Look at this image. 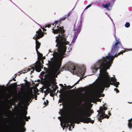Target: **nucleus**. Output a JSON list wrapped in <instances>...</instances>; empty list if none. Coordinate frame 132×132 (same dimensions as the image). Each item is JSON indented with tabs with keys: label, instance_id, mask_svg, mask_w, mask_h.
<instances>
[{
	"label": "nucleus",
	"instance_id": "obj_1",
	"mask_svg": "<svg viewBox=\"0 0 132 132\" xmlns=\"http://www.w3.org/2000/svg\"><path fill=\"white\" fill-rule=\"evenodd\" d=\"M114 37L116 42L112 46L110 53H109V56L103 57L102 59L98 61L94 68L96 71L100 69L101 81L99 84V89L102 92L104 90L105 87H110V85L115 86L117 88L119 84V82H117L116 78L110 77L108 73L106 71L111 66L114 57H117L121 54H123L125 52L124 51H121L117 54L119 48H122L123 46L119 40L117 39L115 33Z\"/></svg>",
	"mask_w": 132,
	"mask_h": 132
},
{
	"label": "nucleus",
	"instance_id": "obj_2",
	"mask_svg": "<svg viewBox=\"0 0 132 132\" xmlns=\"http://www.w3.org/2000/svg\"><path fill=\"white\" fill-rule=\"evenodd\" d=\"M68 16V15H65L61 18L58 21H55L54 22V23L55 24V27L56 24H58V26H57L58 29L55 30L54 27L52 29L53 32L54 34L59 33L58 35V36L56 37V42L57 43L56 46L57 47V51L59 54L62 56H63L65 54L67 49L66 45L68 44L69 43L66 41V37L64 33L65 31L63 29L64 27L59 26L61 23V21L65 20Z\"/></svg>",
	"mask_w": 132,
	"mask_h": 132
},
{
	"label": "nucleus",
	"instance_id": "obj_3",
	"mask_svg": "<svg viewBox=\"0 0 132 132\" xmlns=\"http://www.w3.org/2000/svg\"><path fill=\"white\" fill-rule=\"evenodd\" d=\"M78 106V108H75L74 111L75 114L77 115V118L75 119V123L79 124L83 117H90L92 113H90L87 107L83 104L79 105Z\"/></svg>",
	"mask_w": 132,
	"mask_h": 132
},
{
	"label": "nucleus",
	"instance_id": "obj_4",
	"mask_svg": "<svg viewBox=\"0 0 132 132\" xmlns=\"http://www.w3.org/2000/svg\"><path fill=\"white\" fill-rule=\"evenodd\" d=\"M65 70L69 71L72 72H75L79 76H84L85 73V70L84 69L78 67H76L71 63H69L65 65L64 67Z\"/></svg>",
	"mask_w": 132,
	"mask_h": 132
},
{
	"label": "nucleus",
	"instance_id": "obj_5",
	"mask_svg": "<svg viewBox=\"0 0 132 132\" xmlns=\"http://www.w3.org/2000/svg\"><path fill=\"white\" fill-rule=\"evenodd\" d=\"M45 77L47 80L46 86L47 88V90H48L49 91L51 90V89L50 87L51 86L52 84V88L54 89V84H55V78L53 77L51 74L48 73L45 75Z\"/></svg>",
	"mask_w": 132,
	"mask_h": 132
},
{
	"label": "nucleus",
	"instance_id": "obj_6",
	"mask_svg": "<svg viewBox=\"0 0 132 132\" xmlns=\"http://www.w3.org/2000/svg\"><path fill=\"white\" fill-rule=\"evenodd\" d=\"M82 21L81 20L79 21L77 24L76 22L74 26V35L73 36V38L72 42L74 43L75 41L76 40L78 36V35L80 33L82 26Z\"/></svg>",
	"mask_w": 132,
	"mask_h": 132
},
{
	"label": "nucleus",
	"instance_id": "obj_7",
	"mask_svg": "<svg viewBox=\"0 0 132 132\" xmlns=\"http://www.w3.org/2000/svg\"><path fill=\"white\" fill-rule=\"evenodd\" d=\"M36 34L33 37V39L36 40V51H38V49L39 48L41 45L40 43L37 40L38 39L42 38L44 36V33L42 30L39 29V30L36 31Z\"/></svg>",
	"mask_w": 132,
	"mask_h": 132
},
{
	"label": "nucleus",
	"instance_id": "obj_8",
	"mask_svg": "<svg viewBox=\"0 0 132 132\" xmlns=\"http://www.w3.org/2000/svg\"><path fill=\"white\" fill-rule=\"evenodd\" d=\"M106 105L105 104H104L103 107L101 106L99 110L97 111V112H98V117H100L101 119H102L104 118L108 119L109 118V116L105 114V113L104 111L106 110L107 109V107L105 106Z\"/></svg>",
	"mask_w": 132,
	"mask_h": 132
},
{
	"label": "nucleus",
	"instance_id": "obj_9",
	"mask_svg": "<svg viewBox=\"0 0 132 132\" xmlns=\"http://www.w3.org/2000/svg\"><path fill=\"white\" fill-rule=\"evenodd\" d=\"M64 120V127L67 128L69 127V130H71V127L72 126V128H74V125H72V122L71 118H63Z\"/></svg>",
	"mask_w": 132,
	"mask_h": 132
},
{
	"label": "nucleus",
	"instance_id": "obj_10",
	"mask_svg": "<svg viewBox=\"0 0 132 132\" xmlns=\"http://www.w3.org/2000/svg\"><path fill=\"white\" fill-rule=\"evenodd\" d=\"M48 63L50 65L52 66H53L56 72L58 71L60 68L61 64V61L58 60L55 63L53 64L54 62L52 61H48Z\"/></svg>",
	"mask_w": 132,
	"mask_h": 132
},
{
	"label": "nucleus",
	"instance_id": "obj_11",
	"mask_svg": "<svg viewBox=\"0 0 132 132\" xmlns=\"http://www.w3.org/2000/svg\"><path fill=\"white\" fill-rule=\"evenodd\" d=\"M31 69H29V70L30 71L31 69L32 70V71H31V72H33L34 71L35 69L38 72H40L41 70V65L40 64L38 63L36 64L35 65H34V67H31Z\"/></svg>",
	"mask_w": 132,
	"mask_h": 132
},
{
	"label": "nucleus",
	"instance_id": "obj_12",
	"mask_svg": "<svg viewBox=\"0 0 132 132\" xmlns=\"http://www.w3.org/2000/svg\"><path fill=\"white\" fill-rule=\"evenodd\" d=\"M83 119L80 120V122H83L84 123H88L89 122L92 124L94 123V120H92L90 118L83 117Z\"/></svg>",
	"mask_w": 132,
	"mask_h": 132
},
{
	"label": "nucleus",
	"instance_id": "obj_13",
	"mask_svg": "<svg viewBox=\"0 0 132 132\" xmlns=\"http://www.w3.org/2000/svg\"><path fill=\"white\" fill-rule=\"evenodd\" d=\"M19 121L21 123V124H22L23 126L26 124L25 120L26 121H28V119L27 118V117H26L23 118H18Z\"/></svg>",
	"mask_w": 132,
	"mask_h": 132
},
{
	"label": "nucleus",
	"instance_id": "obj_14",
	"mask_svg": "<svg viewBox=\"0 0 132 132\" xmlns=\"http://www.w3.org/2000/svg\"><path fill=\"white\" fill-rule=\"evenodd\" d=\"M32 91H31V93L29 92L26 95L25 99L27 101L30 102V101L31 99V97H32Z\"/></svg>",
	"mask_w": 132,
	"mask_h": 132
},
{
	"label": "nucleus",
	"instance_id": "obj_15",
	"mask_svg": "<svg viewBox=\"0 0 132 132\" xmlns=\"http://www.w3.org/2000/svg\"><path fill=\"white\" fill-rule=\"evenodd\" d=\"M27 114V111H21V113H20L18 117V118L24 117H26Z\"/></svg>",
	"mask_w": 132,
	"mask_h": 132
},
{
	"label": "nucleus",
	"instance_id": "obj_16",
	"mask_svg": "<svg viewBox=\"0 0 132 132\" xmlns=\"http://www.w3.org/2000/svg\"><path fill=\"white\" fill-rule=\"evenodd\" d=\"M67 95L65 93H64L62 95L61 100H59V102L60 103H61L67 100Z\"/></svg>",
	"mask_w": 132,
	"mask_h": 132
},
{
	"label": "nucleus",
	"instance_id": "obj_17",
	"mask_svg": "<svg viewBox=\"0 0 132 132\" xmlns=\"http://www.w3.org/2000/svg\"><path fill=\"white\" fill-rule=\"evenodd\" d=\"M26 131V129L23 127H18L16 130V132H24Z\"/></svg>",
	"mask_w": 132,
	"mask_h": 132
},
{
	"label": "nucleus",
	"instance_id": "obj_18",
	"mask_svg": "<svg viewBox=\"0 0 132 132\" xmlns=\"http://www.w3.org/2000/svg\"><path fill=\"white\" fill-rule=\"evenodd\" d=\"M37 53V54L38 56V59L39 60H40V63H41L40 61L42 60V56H43V54L40 53V52H39L38 51H38H36Z\"/></svg>",
	"mask_w": 132,
	"mask_h": 132
},
{
	"label": "nucleus",
	"instance_id": "obj_19",
	"mask_svg": "<svg viewBox=\"0 0 132 132\" xmlns=\"http://www.w3.org/2000/svg\"><path fill=\"white\" fill-rule=\"evenodd\" d=\"M111 5V3L110 2L108 4H103V6L104 8H106L107 10H109L110 9L109 8V7H110Z\"/></svg>",
	"mask_w": 132,
	"mask_h": 132
},
{
	"label": "nucleus",
	"instance_id": "obj_20",
	"mask_svg": "<svg viewBox=\"0 0 132 132\" xmlns=\"http://www.w3.org/2000/svg\"><path fill=\"white\" fill-rule=\"evenodd\" d=\"M129 122L128 123V127L131 129L132 128V123L131 121H132V118H131L130 119H129L128 120Z\"/></svg>",
	"mask_w": 132,
	"mask_h": 132
},
{
	"label": "nucleus",
	"instance_id": "obj_21",
	"mask_svg": "<svg viewBox=\"0 0 132 132\" xmlns=\"http://www.w3.org/2000/svg\"><path fill=\"white\" fill-rule=\"evenodd\" d=\"M14 84H16V83H14L11 84L9 86V87L11 89H12L13 88L14 86Z\"/></svg>",
	"mask_w": 132,
	"mask_h": 132
},
{
	"label": "nucleus",
	"instance_id": "obj_22",
	"mask_svg": "<svg viewBox=\"0 0 132 132\" xmlns=\"http://www.w3.org/2000/svg\"><path fill=\"white\" fill-rule=\"evenodd\" d=\"M25 73V70H23V71H21L18 72L16 74H17V76L18 75L19 76H20V74H22V73Z\"/></svg>",
	"mask_w": 132,
	"mask_h": 132
},
{
	"label": "nucleus",
	"instance_id": "obj_23",
	"mask_svg": "<svg viewBox=\"0 0 132 132\" xmlns=\"http://www.w3.org/2000/svg\"><path fill=\"white\" fill-rule=\"evenodd\" d=\"M74 87V85H73L72 86H71L70 85L69 86H66V89H69L71 88H72Z\"/></svg>",
	"mask_w": 132,
	"mask_h": 132
},
{
	"label": "nucleus",
	"instance_id": "obj_24",
	"mask_svg": "<svg viewBox=\"0 0 132 132\" xmlns=\"http://www.w3.org/2000/svg\"><path fill=\"white\" fill-rule=\"evenodd\" d=\"M125 27L128 28L130 26V24L129 23L127 22L126 23L125 25Z\"/></svg>",
	"mask_w": 132,
	"mask_h": 132
},
{
	"label": "nucleus",
	"instance_id": "obj_25",
	"mask_svg": "<svg viewBox=\"0 0 132 132\" xmlns=\"http://www.w3.org/2000/svg\"><path fill=\"white\" fill-rule=\"evenodd\" d=\"M13 94V93L12 92H11L10 94L9 95L7 94V96L9 98H10Z\"/></svg>",
	"mask_w": 132,
	"mask_h": 132
},
{
	"label": "nucleus",
	"instance_id": "obj_26",
	"mask_svg": "<svg viewBox=\"0 0 132 132\" xmlns=\"http://www.w3.org/2000/svg\"><path fill=\"white\" fill-rule=\"evenodd\" d=\"M51 24H48L47 25H46L45 26L44 28H46V27H48L49 28L50 27H51Z\"/></svg>",
	"mask_w": 132,
	"mask_h": 132
},
{
	"label": "nucleus",
	"instance_id": "obj_27",
	"mask_svg": "<svg viewBox=\"0 0 132 132\" xmlns=\"http://www.w3.org/2000/svg\"><path fill=\"white\" fill-rule=\"evenodd\" d=\"M92 6V5L91 4H90L88 5L86 7L85 9H87L89 8V7H91Z\"/></svg>",
	"mask_w": 132,
	"mask_h": 132
},
{
	"label": "nucleus",
	"instance_id": "obj_28",
	"mask_svg": "<svg viewBox=\"0 0 132 132\" xmlns=\"http://www.w3.org/2000/svg\"><path fill=\"white\" fill-rule=\"evenodd\" d=\"M114 90L117 93H118L119 92V90H118V89L117 88H116L114 89Z\"/></svg>",
	"mask_w": 132,
	"mask_h": 132
},
{
	"label": "nucleus",
	"instance_id": "obj_29",
	"mask_svg": "<svg viewBox=\"0 0 132 132\" xmlns=\"http://www.w3.org/2000/svg\"><path fill=\"white\" fill-rule=\"evenodd\" d=\"M55 89H54L55 91H56V90L58 88V87L57 85H55Z\"/></svg>",
	"mask_w": 132,
	"mask_h": 132
},
{
	"label": "nucleus",
	"instance_id": "obj_30",
	"mask_svg": "<svg viewBox=\"0 0 132 132\" xmlns=\"http://www.w3.org/2000/svg\"><path fill=\"white\" fill-rule=\"evenodd\" d=\"M80 80V79H79L76 83H75L73 85H74V86L76 85V84H78L79 83V81Z\"/></svg>",
	"mask_w": 132,
	"mask_h": 132
},
{
	"label": "nucleus",
	"instance_id": "obj_31",
	"mask_svg": "<svg viewBox=\"0 0 132 132\" xmlns=\"http://www.w3.org/2000/svg\"><path fill=\"white\" fill-rule=\"evenodd\" d=\"M97 101L98 102H101V99H100L99 98H97Z\"/></svg>",
	"mask_w": 132,
	"mask_h": 132
},
{
	"label": "nucleus",
	"instance_id": "obj_32",
	"mask_svg": "<svg viewBox=\"0 0 132 132\" xmlns=\"http://www.w3.org/2000/svg\"><path fill=\"white\" fill-rule=\"evenodd\" d=\"M50 96L51 97L54 96V94L53 93L51 92L50 93Z\"/></svg>",
	"mask_w": 132,
	"mask_h": 132
},
{
	"label": "nucleus",
	"instance_id": "obj_33",
	"mask_svg": "<svg viewBox=\"0 0 132 132\" xmlns=\"http://www.w3.org/2000/svg\"><path fill=\"white\" fill-rule=\"evenodd\" d=\"M98 119L99 120V121H100V122H102V120H101V118H100V117H99V118L98 117Z\"/></svg>",
	"mask_w": 132,
	"mask_h": 132
},
{
	"label": "nucleus",
	"instance_id": "obj_34",
	"mask_svg": "<svg viewBox=\"0 0 132 132\" xmlns=\"http://www.w3.org/2000/svg\"><path fill=\"white\" fill-rule=\"evenodd\" d=\"M41 28H42V29H43V31H46V29H45V28H42L41 27Z\"/></svg>",
	"mask_w": 132,
	"mask_h": 132
},
{
	"label": "nucleus",
	"instance_id": "obj_35",
	"mask_svg": "<svg viewBox=\"0 0 132 132\" xmlns=\"http://www.w3.org/2000/svg\"><path fill=\"white\" fill-rule=\"evenodd\" d=\"M59 85L62 87H63V85L62 84H60Z\"/></svg>",
	"mask_w": 132,
	"mask_h": 132
},
{
	"label": "nucleus",
	"instance_id": "obj_36",
	"mask_svg": "<svg viewBox=\"0 0 132 132\" xmlns=\"http://www.w3.org/2000/svg\"><path fill=\"white\" fill-rule=\"evenodd\" d=\"M44 104L45 105L47 106V104L45 102H44Z\"/></svg>",
	"mask_w": 132,
	"mask_h": 132
},
{
	"label": "nucleus",
	"instance_id": "obj_37",
	"mask_svg": "<svg viewBox=\"0 0 132 132\" xmlns=\"http://www.w3.org/2000/svg\"><path fill=\"white\" fill-rule=\"evenodd\" d=\"M46 103L47 104V105L48 104V103H49V101L47 100H46Z\"/></svg>",
	"mask_w": 132,
	"mask_h": 132
},
{
	"label": "nucleus",
	"instance_id": "obj_38",
	"mask_svg": "<svg viewBox=\"0 0 132 132\" xmlns=\"http://www.w3.org/2000/svg\"><path fill=\"white\" fill-rule=\"evenodd\" d=\"M89 112L90 113H92V114L93 113V111H89Z\"/></svg>",
	"mask_w": 132,
	"mask_h": 132
},
{
	"label": "nucleus",
	"instance_id": "obj_39",
	"mask_svg": "<svg viewBox=\"0 0 132 132\" xmlns=\"http://www.w3.org/2000/svg\"><path fill=\"white\" fill-rule=\"evenodd\" d=\"M70 91L71 92H73L74 91V90L72 89L70 90Z\"/></svg>",
	"mask_w": 132,
	"mask_h": 132
},
{
	"label": "nucleus",
	"instance_id": "obj_40",
	"mask_svg": "<svg viewBox=\"0 0 132 132\" xmlns=\"http://www.w3.org/2000/svg\"><path fill=\"white\" fill-rule=\"evenodd\" d=\"M98 96L99 97H101V95L100 94H98Z\"/></svg>",
	"mask_w": 132,
	"mask_h": 132
},
{
	"label": "nucleus",
	"instance_id": "obj_41",
	"mask_svg": "<svg viewBox=\"0 0 132 132\" xmlns=\"http://www.w3.org/2000/svg\"><path fill=\"white\" fill-rule=\"evenodd\" d=\"M12 80H13L14 81H16V80H15V78H13L12 79Z\"/></svg>",
	"mask_w": 132,
	"mask_h": 132
},
{
	"label": "nucleus",
	"instance_id": "obj_42",
	"mask_svg": "<svg viewBox=\"0 0 132 132\" xmlns=\"http://www.w3.org/2000/svg\"><path fill=\"white\" fill-rule=\"evenodd\" d=\"M15 76H14V78H16V76H17V74H15Z\"/></svg>",
	"mask_w": 132,
	"mask_h": 132
},
{
	"label": "nucleus",
	"instance_id": "obj_43",
	"mask_svg": "<svg viewBox=\"0 0 132 132\" xmlns=\"http://www.w3.org/2000/svg\"><path fill=\"white\" fill-rule=\"evenodd\" d=\"M27 118H28V119H30V117L29 116L28 117H27Z\"/></svg>",
	"mask_w": 132,
	"mask_h": 132
},
{
	"label": "nucleus",
	"instance_id": "obj_44",
	"mask_svg": "<svg viewBox=\"0 0 132 132\" xmlns=\"http://www.w3.org/2000/svg\"><path fill=\"white\" fill-rule=\"evenodd\" d=\"M128 103H129L131 104V103H132V102H128Z\"/></svg>",
	"mask_w": 132,
	"mask_h": 132
},
{
	"label": "nucleus",
	"instance_id": "obj_45",
	"mask_svg": "<svg viewBox=\"0 0 132 132\" xmlns=\"http://www.w3.org/2000/svg\"><path fill=\"white\" fill-rule=\"evenodd\" d=\"M43 61H44V60H42V63H43Z\"/></svg>",
	"mask_w": 132,
	"mask_h": 132
},
{
	"label": "nucleus",
	"instance_id": "obj_46",
	"mask_svg": "<svg viewBox=\"0 0 132 132\" xmlns=\"http://www.w3.org/2000/svg\"><path fill=\"white\" fill-rule=\"evenodd\" d=\"M42 72L43 73V75H44V74L45 73V72Z\"/></svg>",
	"mask_w": 132,
	"mask_h": 132
},
{
	"label": "nucleus",
	"instance_id": "obj_47",
	"mask_svg": "<svg viewBox=\"0 0 132 132\" xmlns=\"http://www.w3.org/2000/svg\"><path fill=\"white\" fill-rule=\"evenodd\" d=\"M108 114L110 115H111V113L110 112H109V113H108Z\"/></svg>",
	"mask_w": 132,
	"mask_h": 132
},
{
	"label": "nucleus",
	"instance_id": "obj_48",
	"mask_svg": "<svg viewBox=\"0 0 132 132\" xmlns=\"http://www.w3.org/2000/svg\"><path fill=\"white\" fill-rule=\"evenodd\" d=\"M60 73V72H58V73Z\"/></svg>",
	"mask_w": 132,
	"mask_h": 132
},
{
	"label": "nucleus",
	"instance_id": "obj_49",
	"mask_svg": "<svg viewBox=\"0 0 132 132\" xmlns=\"http://www.w3.org/2000/svg\"><path fill=\"white\" fill-rule=\"evenodd\" d=\"M12 79L11 80H10V81H12Z\"/></svg>",
	"mask_w": 132,
	"mask_h": 132
},
{
	"label": "nucleus",
	"instance_id": "obj_50",
	"mask_svg": "<svg viewBox=\"0 0 132 132\" xmlns=\"http://www.w3.org/2000/svg\"><path fill=\"white\" fill-rule=\"evenodd\" d=\"M54 23H53V25H54Z\"/></svg>",
	"mask_w": 132,
	"mask_h": 132
},
{
	"label": "nucleus",
	"instance_id": "obj_51",
	"mask_svg": "<svg viewBox=\"0 0 132 132\" xmlns=\"http://www.w3.org/2000/svg\"><path fill=\"white\" fill-rule=\"evenodd\" d=\"M60 93H61V91H60Z\"/></svg>",
	"mask_w": 132,
	"mask_h": 132
},
{
	"label": "nucleus",
	"instance_id": "obj_52",
	"mask_svg": "<svg viewBox=\"0 0 132 132\" xmlns=\"http://www.w3.org/2000/svg\"><path fill=\"white\" fill-rule=\"evenodd\" d=\"M57 75H56V77H57Z\"/></svg>",
	"mask_w": 132,
	"mask_h": 132
},
{
	"label": "nucleus",
	"instance_id": "obj_53",
	"mask_svg": "<svg viewBox=\"0 0 132 132\" xmlns=\"http://www.w3.org/2000/svg\"><path fill=\"white\" fill-rule=\"evenodd\" d=\"M81 102H81H81L80 103H81Z\"/></svg>",
	"mask_w": 132,
	"mask_h": 132
},
{
	"label": "nucleus",
	"instance_id": "obj_54",
	"mask_svg": "<svg viewBox=\"0 0 132 132\" xmlns=\"http://www.w3.org/2000/svg\"><path fill=\"white\" fill-rule=\"evenodd\" d=\"M9 83H10L9 82L8 83V84H9Z\"/></svg>",
	"mask_w": 132,
	"mask_h": 132
},
{
	"label": "nucleus",
	"instance_id": "obj_55",
	"mask_svg": "<svg viewBox=\"0 0 132 132\" xmlns=\"http://www.w3.org/2000/svg\"><path fill=\"white\" fill-rule=\"evenodd\" d=\"M124 132V131H123V132Z\"/></svg>",
	"mask_w": 132,
	"mask_h": 132
}]
</instances>
